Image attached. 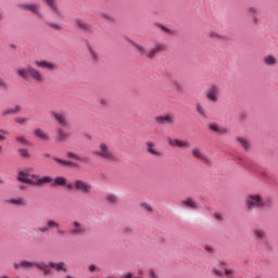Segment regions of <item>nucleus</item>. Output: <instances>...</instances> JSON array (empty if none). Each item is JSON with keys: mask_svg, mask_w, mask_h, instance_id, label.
<instances>
[{"mask_svg": "<svg viewBox=\"0 0 278 278\" xmlns=\"http://www.w3.org/2000/svg\"><path fill=\"white\" fill-rule=\"evenodd\" d=\"M89 270H90V273H94V270H97V266L96 265H90Z\"/></svg>", "mask_w": 278, "mask_h": 278, "instance_id": "nucleus-47", "label": "nucleus"}, {"mask_svg": "<svg viewBox=\"0 0 278 278\" xmlns=\"http://www.w3.org/2000/svg\"><path fill=\"white\" fill-rule=\"evenodd\" d=\"M182 203L187 207H191V210H197V207H199V206H197V203H194L192 199H187Z\"/></svg>", "mask_w": 278, "mask_h": 278, "instance_id": "nucleus-26", "label": "nucleus"}, {"mask_svg": "<svg viewBox=\"0 0 278 278\" xmlns=\"http://www.w3.org/2000/svg\"><path fill=\"white\" fill-rule=\"evenodd\" d=\"M10 203H12L13 205H23V199L18 198V199H11Z\"/></svg>", "mask_w": 278, "mask_h": 278, "instance_id": "nucleus-34", "label": "nucleus"}, {"mask_svg": "<svg viewBox=\"0 0 278 278\" xmlns=\"http://www.w3.org/2000/svg\"><path fill=\"white\" fill-rule=\"evenodd\" d=\"M124 233H131V229L125 228V229H124Z\"/></svg>", "mask_w": 278, "mask_h": 278, "instance_id": "nucleus-52", "label": "nucleus"}, {"mask_svg": "<svg viewBox=\"0 0 278 278\" xmlns=\"http://www.w3.org/2000/svg\"><path fill=\"white\" fill-rule=\"evenodd\" d=\"M210 129L212 131H216L217 134H227V128H222L220 129V127H218V124H216V123H211L210 124Z\"/></svg>", "mask_w": 278, "mask_h": 278, "instance_id": "nucleus-15", "label": "nucleus"}, {"mask_svg": "<svg viewBox=\"0 0 278 278\" xmlns=\"http://www.w3.org/2000/svg\"><path fill=\"white\" fill-rule=\"evenodd\" d=\"M34 134L40 140H49V135L45 134L40 128L35 129Z\"/></svg>", "mask_w": 278, "mask_h": 278, "instance_id": "nucleus-17", "label": "nucleus"}, {"mask_svg": "<svg viewBox=\"0 0 278 278\" xmlns=\"http://www.w3.org/2000/svg\"><path fill=\"white\" fill-rule=\"evenodd\" d=\"M131 45H134L135 47H137V49L141 52V53H144V49H142V47L140 46H136V43L134 41H130Z\"/></svg>", "mask_w": 278, "mask_h": 278, "instance_id": "nucleus-46", "label": "nucleus"}, {"mask_svg": "<svg viewBox=\"0 0 278 278\" xmlns=\"http://www.w3.org/2000/svg\"><path fill=\"white\" fill-rule=\"evenodd\" d=\"M166 49L164 46H157L155 49L149 52L148 58H155V54L159 53V51H164Z\"/></svg>", "mask_w": 278, "mask_h": 278, "instance_id": "nucleus-24", "label": "nucleus"}, {"mask_svg": "<svg viewBox=\"0 0 278 278\" xmlns=\"http://www.w3.org/2000/svg\"><path fill=\"white\" fill-rule=\"evenodd\" d=\"M67 157L70 160H77V162H85V163L90 162V157H88V156L83 157V156L75 154L74 152H67Z\"/></svg>", "mask_w": 278, "mask_h": 278, "instance_id": "nucleus-10", "label": "nucleus"}, {"mask_svg": "<svg viewBox=\"0 0 278 278\" xmlns=\"http://www.w3.org/2000/svg\"><path fill=\"white\" fill-rule=\"evenodd\" d=\"M54 162H56V164H61L62 166H70L72 168H77V163L73 162V161H65L59 157H53Z\"/></svg>", "mask_w": 278, "mask_h": 278, "instance_id": "nucleus-9", "label": "nucleus"}, {"mask_svg": "<svg viewBox=\"0 0 278 278\" xmlns=\"http://www.w3.org/2000/svg\"><path fill=\"white\" fill-rule=\"evenodd\" d=\"M88 50L90 51L93 60L97 62V60H99V56L96 54L94 50H92V47H90V45H88Z\"/></svg>", "mask_w": 278, "mask_h": 278, "instance_id": "nucleus-36", "label": "nucleus"}, {"mask_svg": "<svg viewBox=\"0 0 278 278\" xmlns=\"http://www.w3.org/2000/svg\"><path fill=\"white\" fill-rule=\"evenodd\" d=\"M192 153L193 156H195L198 160H201V162H204V164H210V161L205 159V156H203L199 150L194 149Z\"/></svg>", "mask_w": 278, "mask_h": 278, "instance_id": "nucleus-20", "label": "nucleus"}, {"mask_svg": "<svg viewBox=\"0 0 278 278\" xmlns=\"http://www.w3.org/2000/svg\"><path fill=\"white\" fill-rule=\"evenodd\" d=\"M16 142H20L21 144H24L25 147H29L31 143L29 142V140H27V138L20 136L15 138Z\"/></svg>", "mask_w": 278, "mask_h": 278, "instance_id": "nucleus-27", "label": "nucleus"}, {"mask_svg": "<svg viewBox=\"0 0 278 278\" xmlns=\"http://www.w3.org/2000/svg\"><path fill=\"white\" fill-rule=\"evenodd\" d=\"M2 150H3V147L0 146V153H1Z\"/></svg>", "mask_w": 278, "mask_h": 278, "instance_id": "nucleus-64", "label": "nucleus"}, {"mask_svg": "<svg viewBox=\"0 0 278 278\" xmlns=\"http://www.w3.org/2000/svg\"><path fill=\"white\" fill-rule=\"evenodd\" d=\"M43 157H51V154L45 153V154H43Z\"/></svg>", "mask_w": 278, "mask_h": 278, "instance_id": "nucleus-57", "label": "nucleus"}, {"mask_svg": "<svg viewBox=\"0 0 278 278\" xmlns=\"http://www.w3.org/2000/svg\"><path fill=\"white\" fill-rule=\"evenodd\" d=\"M215 218L217 220H223V216L220 214H218V213L215 214Z\"/></svg>", "mask_w": 278, "mask_h": 278, "instance_id": "nucleus-49", "label": "nucleus"}, {"mask_svg": "<svg viewBox=\"0 0 278 278\" xmlns=\"http://www.w3.org/2000/svg\"><path fill=\"white\" fill-rule=\"evenodd\" d=\"M52 115L58 121V123H60V125H62L63 127H66V118L64 117V115L56 112H53Z\"/></svg>", "mask_w": 278, "mask_h": 278, "instance_id": "nucleus-16", "label": "nucleus"}, {"mask_svg": "<svg viewBox=\"0 0 278 278\" xmlns=\"http://www.w3.org/2000/svg\"><path fill=\"white\" fill-rule=\"evenodd\" d=\"M237 142H240L241 147H243L245 151H249V141L240 137H237Z\"/></svg>", "mask_w": 278, "mask_h": 278, "instance_id": "nucleus-28", "label": "nucleus"}, {"mask_svg": "<svg viewBox=\"0 0 278 278\" xmlns=\"http://www.w3.org/2000/svg\"><path fill=\"white\" fill-rule=\"evenodd\" d=\"M161 29H162V31H165V34H172L173 33V30H170L168 27H166V26H161Z\"/></svg>", "mask_w": 278, "mask_h": 278, "instance_id": "nucleus-40", "label": "nucleus"}, {"mask_svg": "<svg viewBox=\"0 0 278 278\" xmlns=\"http://www.w3.org/2000/svg\"><path fill=\"white\" fill-rule=\"evenodd\" d=\"M148 151L152 155H160V153L153 149V144L151 142L148 143Z\"/></svg>", "mask_w": 278, "mask_h": 278, "instance_id": "nucleus-33", "label": "nucleus"}, {"mask_svg": "<svg viewBox=\"0 0 278 278\" xmlns=\"http://www.w3.org/2000/svg\"><path fill=\"white\" fill-rule=\"evenodd\" d=\"M141 205H142V207L147 208L148 212H153V208H152L150 205H148V204H146V203H143V204H141Z\"/></svg>", "mask_w": 278, "mask_h": 278, "instance_id": "nucleus-45", "label": "nucleus"}, {"mask_svg": "<svg viewBox=\"0 0 278 278\" xmlns=\"http://www.w3.org/2000/svg\"><path fill=\"white\" fill-rule=\"evenodd\" d=\"M101 152H98V155H101V157H105V160H112V153H110V150H108V146L104 143L100 144Z\"/></svg>", "mask_w": 278, "mask_h": 278, "instance_id": "nucleus-7", "label": "nucleus"}, {"mask_svg": "<svg viewBox=\"0 0 278 278\" xmlns=\"http://www.w3.org/2000/svg\"><path fill=\"white\" fill-rule=\"evenodd\" d=\"M124 278H134V275L127 274Z\"/></svg>", "mask_w": 278, "mask_h": 278, "instance_id": "nucleus-56", "label": "nucleus"}, {"mask_svg": "<svg viewBox=\"0 0 278 278\" xmlns=\"http://www.w3.org/2000/svg\"><path fill=\"white\" fill-rule=\"evenodd\" d=\"M22 8L24 10H28L29 12H33V14H39L38 12V5L36 4H22Z\"/></svg>", "mask_w": 278, "mask_h": 278, "instance_id": "nucleus-19", "label": "nucleus"}, {"mask_svg": "<svg viewBox=\"0 0 278 278\" xmlns=\"http://www.w3.org/2000/svg\"><path fill=\"white\" fill-rule=\"evenodd\" d=\"M17 73L23 79H27V77L29 76L33 77V79H36V81H42V75H40V72L36 71L34 67L18 70Z\"/></svg>", "mask_w": 278, "mask_h": 278, "instance_id": "nucleus-2", "label": "nucleus"}, {"mask_svg": "<svg viewBox=\"0 0 278 278\" xmlns=\"http://www.w3.org/2000/svg\"><path fill=\"white\" fill-rule=\"evenodd\" d=\"M247 205L249 210H253V207H264V205H271L270 200L267 202L262 201V197L260 195H249L247 200Z\"/></svg>", "mask_w": 278, "mask_h": 278, "instance_id": "nucleus-3", "label": "nucleus"}, {"mask_svg": "<svg viewBox=\"0 0 278 278\" xmlns=\"http://www.w3.org/2000/svg\"><path fill=\"white\" fill-rule=\"evenodd\" d=\"M106 201H109V203H116V195L114 194H110L108 198H106Z\"/></svg>", "mask_w": 278, "mask_h": 278, "instance_id": "nucleus-38", "label": "nucleus"}, {"mask_svg": "<svg viewBox=\"0 0 278 278\" xmlns=\"http://www.w3.org/2000/svg\"><path fill=\"white\" fill-rule=\"evenodd\" d=\"M52 186L53 187L61 186L63 188H67V190H73V184H68V180H66V178L62 176L54 178L52 181Z\"/></svg>", "mask_w": 278, "mask_h": 278, "instance_id": "nucleus-5", "label": "nucleus"}, {"mask_svg": "<svg viewBox=\"0 0 278 278\" xmlns=\"http://www.w3.org/2000/svg\"><path fill=\"white\" fill-rule=\"evenodd\" d=\"M15 123H17L18 125H24V123H27V118L17 117V118H15Z\"/></svg>", "mask_w": 278, "mask_h": 278, "instance_id": "nucleus-37", "label": "nucleus"}, {"mask_svg": "<svg viewBox=\"0 0 278 278\" xmlns=\"http://www.w3.org/2000/svg\"><path fill=\"white\" fill-rule=\"evenodd\" d=\"M21 112V105H16L14 109H9L3 112V116H8V114H18Z\"/></svg>", "mask_w": 278, "mask_h": 278, "instance_id": "nucleus-23", "label": "nucleus"}, {"mask_svg": "<svg viewBox=\"0 0 278 278\" xmlns=\"http://www.w3.org/2000/svg\"><path fill=\"white\" fill-rule=\"evenodd\" d=\"M0 86H5V83H3L1 79H0Z\"/></svg>", "mask_w": 278, "mask_h": 278, "instance_id": "nucleus-60", "label": "nucleus"}, {"mask_svg": "<svg viewBox=\"0 0 278 278\" xmlns=\"http://www.w3.org/2000/svg\"><path fill=\"white\" fill-rule=\"evenodd\" d=\"M217 92H218V88L216 87V85H213L210 92L206 94L207 99H210L211 101H216Z\"/></svg>", "mask_w": 278, "mask_h": 278, "instance_id": "nucleus-14", "label": "nucleus"}, {"mask_svg": "<svg viewBox=\"0 0 278 278\" xmlns=\"http://www.w3.org/2000/svg\"><path fill=\"white\" fill-rule=\"evenodd\" d=\"M89 140H92V137L90 135H86Z\"/></svg>", "mask_w": 278, "mask_h": 278, "instance_id": "nucleus-62", "label": "nucleus"}, {"mask_svg": "<svg viewBox=\"0 0 278 278\" xmlns=\"http://www.w3.org/2000/svg\"><path fill=\"white\" fill-rule=\"evenodd\" d=\"M68 138V135L65 134L64 129H59V140H66Z\"/></svg>", "mask_w": 278, "mask_h": 278, "instance_id": "nucleus-31", "label": "nucleus"}, {"mask_svg": "<svg viewBox=\"0 0 278 278\" xmlns=\"http://www.w3.org/2000/svg\"><path fill=\"white\" fill-rule=\"evenodd\" d=\"M47 5L51 8L56 14H60V10L58 9V5L55 4V0H45Z\"/></svg>", "mask_w": 278, "mask_h": 278, "instance_id": "nucleus-22", "label": "nucleus"}, {"mask_svg": "<svg viewBox=\"0 0 278 278\" xmlns=\"http://www.w3.org/2000/svg\"><path fill=\"white\" fill-rule=\"evenodd\" d=\"M47 225H48V227H50V228H54V227H60V224H58V223H55V222H53V220H51V219H49L48 220V223H47Z\"/></svg>", "mask_w": 278, "mask_h": 278, "instance_id": "nucleus-35", "label": "nucleus"}, {"mask_svg": "<svg viewBox=\"0 0 278 278\" xmlns=\"http://www.w3.org/2000/svg\"><path fill=\"white\" fill-rule=\"evenodd\" d=\"M39 230H41L42 232H45V231H49V228H48V227H41V228H39Z\"/></svg>", "mask_w": 278, "mask_h": 278, "instance_id": "nucleus-50", "label": "nucleus"}, {"mask_svg": "<svg viewBox=\"0 0 278 278\" xmlns=\"http://www.w3.org/2000/svg\"><path fill=\"white\" fill-rule=\"evenodd\" d=\"M17 181L21 184H29L31 186H43V184H51L53 178H51V176L40 177L38 175H31V178H29V172L20 170Z\"/></svg>", "mask_w": 278, "mask_h": 278, "instance_id": "nucleus-1", "label": "nucleus"}, {"mask_svg": "<svg viewBox=\"0 0 278 278\" xmlns=\"http://www.w3.org/2000/svg\"><path fill=\"white\" fill-rule=\"evenodd\" d=\"M1 134L8 135V130H3V129L0 130V140H5V136H3Z\"/></svg>", "mask_w": 278, "mask_h": 278, "instance_id": "nucleus-41", "label": "nucleus"}, {"mask_svg": "<svg viewBox=\"0 0 278 278\" xmlns=\"http://www.w3.org/2000/svg\"><path fill=\"white\" fill-rule=\"evenodd\" d=\"M36 64L40 68H48V71H53L55 68V65H53V63H49L47 61H37Z\"/></svg>", "mask_w": 278, "mask_h": 278, "instance_id": "nucleus-13", "label": "nucleus"}, {"mask_svg": "<svg viewBox=\"0 0 278 278\" xmlns=\"http://www.w3.org/2000/svg\"><path fill=\"white\" fill-rule=\"evenodd\" d=\"M0 21H3V15L0 14Z\"/></svg>", "mask_w": 278, "mask_h": 278, "instance_id": "nucleus-63", "label": "nucleus"}, {"mask_svg": "<svg viewBox=\"0 0 278 278\" xmlns=\"http://www.w3.org/2000/svg\"><path fill=\"white\" fill-rule=\"evenodd\" d=\"M18 153L22 157H30L29 151L27 149H20Z\"/></svg>", "mask_w": 278, "mask_h": 278, "instance_id": "nucleus-32", "label": "nucleus"}, {"mask_svg": "<svg viewBox=\"0 0 278 278\" xmlns=\"http://www.w3.org/2000/svg\"><path fill=\"white\" fill-rule=\"evenodd\" d=\"M277 60L275 59V56L269 55L267 58H265V64H268V66H273V64H276Z\"/></svg>", "mask_w": 278, "mask_h": 278, "instance_id": "nucleus-29", "label": "nucleus"}, {"mask_svg": "<svg viewBox=\"0 0 278 278\" xmlns=\"http://www.w3.org/2000/svg\"><path fill=\"white\" fill-rule=\"evenodd\" d=\"M21 266H22L23 268H31V266H34V263H31V262H29V261H22V262L20 263V265H18L17 263L14 264V268H15L16 270H18V268H21Z\"/></svg>", "mask_w": 278, "mask_h": 278, "instance_id": "nucleus-18", "label": "nucleus"}, {"mask_svg": "<svg viewBox=\"0 0 278 278\" xmlns=\"http://www.w3.org/2000/svg\"><path fill=\"white\" fill-rule=\"evenodd\" d=\"M253 22L255 25H257V16H255V15L253 16Z\"/></svg>", "mask_w": 278, "mask_h": 278, "instance_id": "nucleus-55", "label": "nucleus"}, {"mask_svg": "<svg viewBox=\"0 0 278 278\" xmlns=\"http://www.w3.org/2000/svg\"><path fill=\"white\" fill-rule=\"evenodd\" d=\"M175 86H176V90H178V92L181 90V86H179V84H175Z\"/></svg>", "mask_w": 278, "mask_h": 278, "instance_id": "nucleus-53", "label": "nucleus"}, {"mask_svg": "<svg viewBox=\"0 0 278 278\" xmlns=\"http://www.w3.org/2000/svg\"><path fill=\"white\" fill-rule=\"evenodd\" d=\"M151 277L155 278V271L151 273Z\"/></svg>", "mask_w": 278, "mask_h": 278, "instance_id": "nucleus-61", "label": "nucleus"}, {"mask_svg": "<svg viewBox=\"0 0 278 278\" xmlns=\"http://www.w3.org/2000/svg\"><path fill=\"white\" fill-rule=\"evenodd\" d=\"M243 166L245 168H248L249 170H255V168H256L255 163H253V161H251V160L244 161Z\"/></svg>", "mask_w": 278, "mask_h": 278, "instance_id": "nucleus-25", "label": "nucleus"}, {"mask_svg": "<svg viewBox=\"0 0 278 278\" xmlns=\"http://www.w3.org/2000/svg\"><path fill=\"white\" fill-rule=\"evenodd\" d=\"M11 49H16V46L14 43L10 45Z\"/></svg>", "mask_w": 278, "mask_h": 278, "instance_id": "nucleus-58", "label": "nucleus"}, {"mask_svg": "<svg viewBox=\"0 0 278 278\" xmlns=\"http://www.w3.org/2000/svg\"><path fill=\"white\" fill-rule=\"evenodd\" d=\"M249 12H251L252 14H255V9L254 8H250Z\"/></svg>", "mask_w": 278, "mask_h": 278, "instance_id": "nucleus-54", "label": "nucleus"}, {"mask_svg": "<svg viewBox=\"0 0 278 278\" xmlns=\"http://www.w3.org/2000/svg\"><path fill=\"white\" fill-rule=\"evenodd\" d=\"M156 123H160V125H164L166 123L168 125H173V123H175V121L169 115H164V116H157L156 117Z\"/></svg>", "mask_w": 278, "mask_h": 278, "instance_id": "nucleus-11", "label": "nucleus"}, {"mask_svg": "<svg viewBox=\"0 0 278 278\" xmlns=\"http://www.w3.org/2000/svg\"><path fill=\"white\" fill-rule=\"evenodd\" d=\"M73 190H79V192H84V194H88L92 187L83 180H76L73 185Z\"/></svg>", "mask_w": 278, "mask_h": 278, "instance_id": "nucleus-4", "label": "nucleus"}, {"mask_svg": "<svg viewBox=\"0 0 278 278\" xmlns=\"http://www.w3.org/2000/svg\"><path fill=\"white\" fill-rule=\"evenodd\" d=\"M168 142L170 144V147H178L179 149H181L182 147H188V142L179 140V139H168Z\"/></svg>", "mask_w": 278, "mask_h": 278, "instance_id": "nucleus-12", "label": "nucleus"}, {"mask_svg": "<svg viewBox=\"0 0 278 278\" xmlns=\"http://www.w3.org/2000/svg\"><path fill=\"white\" fill-rule=\"evenodd\" d=\"M205 251H208V253H212V248L210 245H205Z\"/></svg>", "mask_w": 278, "mask_h": 278, "instance_id": "nucleus-51", "label": "nucleus"}, {"mask_svg": "<svg viewBox=\"0 0 278 278\" xmlns=\"http://www.w3.org/2000/svg\"><path fill=\"white\" fill-rule=\"evenodd\" d=\"M50 268H55L59 273L62 270L63 273H66V269L64 268V263L50 262Z\"/></svg>", "mask_w": 278, "mask_h": 278, "instance_id": "nucleus-21", "label": "nucleus"}, {"mask_svg": "<svg viewBox=\"0 0 278 278\" xmlns=\"http://www.w3.org/2000/svg\"><path fill=\"white\" fill-rule=\"evenodd\" d=\"M76 23L80 29H84V31H90V28L87 26V24L81 23V20H77Z\"/></svg>", "mask_w": 278, "mask_h": 278, "instance_id": "nucleus-30", "label": "nucleus"}, {"mask_svg": "<svg viewBox=\"0 0 278 278\" xmlns=\"http://www.w3.org/2000/svg\"><path fill=\"white\" fill-rule=\"evenodd\" d=\"M254 233L257 238H264L265 236L264 230H255Z\"/></svg>", "mask_w": 278, "mask_h": 278, "instance_id": "nucleus-39", "label": "nucleus"}, {"mask_svg": "<svg viewBox=\"0 0 278 278\" xmlns=\"http://www.w3.org/2000/svg\"><path fill=\"white\" fill-rule=\"evenodd\" d=\"M74 229L71 230V233H73V236H84V233H86V228H81V224H79V222H74Z\"/></svg>", "mask_w": 278, "mask_h": 278, "instance_id": "nucleus-6", "label": "nucleus"}, {"mask_svg": "<svg viewBox=\"0 0 278 278\" xmlns=\"http://www.w3.org/2000/svg\"><path fill=\"white\" fill-rule=\"evenodd\" d=\"M101 104H102V105H105V99H102V100H101Z\"/></svg>", "mask_w": 278, "mask_h": 278, "instance_id": "nucleus-59", "label": "nucleus"}, {"mask_svg": "<svg viewBox=\"0 0 278 278\" xmlns=\"http://www.w3.org/2000/svg\"><path fill=\"white\" fill-rule=\"evenodd\" d=\"M214 275H217V277H223V271L218 269H213Z\"/></svg>", "mask_w": 278, "mask_h": 278, "instance_id": "nucleus-43", "label": "nucleus"}, {"mask_svg": "<svg viewBox=\"0 0 278 278\" xmlns=\"http://www.w3.org/2000/svg\"><path fill=\"white\" fill-rule=\"evenodd\" d=\"M49 27H52V29H58V30L62 29V27H60V25L58 24H49Z\"/></svg>", "mask_w": 278, "mask_h": 278, "instance_id": "nucleus-42", "label": "nucleus"}, {"mask_svg": "<svg viewBox=\"0 0 278 278\" xmlns=\"http://www.w3.org/2000/svg\"><path fill=\"white\" fill-rule=\"evenodd\" d=\"M197 110L200 114H202V116H205V112H203V109H201V105H197Z\"/></svg>", "mask_w": 278, "mask_h": 278, "instance_id": "nucleus-44", "label": "nucleus"}, {"mask_svg": "<svg viewBox=\"0 0 278 278\" xmlns=\"http://www.w3.org/2000/svg\"><path fill=\"white\" fill-rule=\"evenodd\" d=\"M210 36H211V38H220V35H218L216 33H211Z\"/></svg>", "mask_w": 278, "mask_h": 278, "instance_id": "nucleus-48", "label": "nucleus"}, {"mask_svg": "<svg viewBox=\"0 0 278 278\" xmlns=\"http://www.w3.org/2000/svg\"><path fill=\"white\" fill-rule=\"evenodd\" d=\"M35 266H36L39 270H43L45 277H47L48 275H51L50 263H49L48 265H47L46 263H36Z\"/></svg>", "mask_w": 278, "mask_h": 278, "instance_id": "nucleus-8", "label": "nucleus"}]
</instances>
